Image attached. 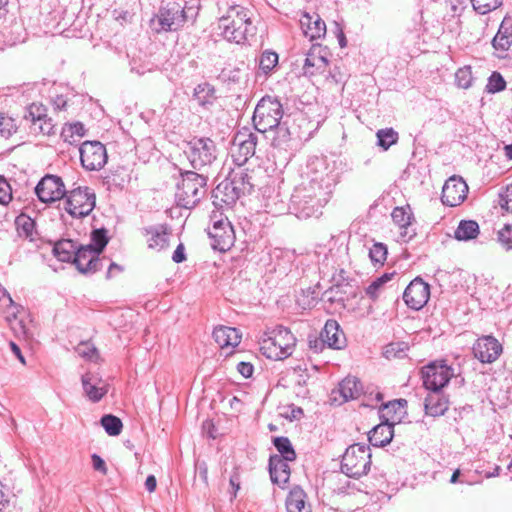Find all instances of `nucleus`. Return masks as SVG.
Returning a JSON list of instances; mask_svg holds the SVG:
<instances>
[{"instance_id":"1","label":"nucleus","mask_w":512,"mask_h":512,"mask_svg":"<svg viewBox=\"0 0 512 512\" xmlns=\"http://www.w3.org/2000/svg\"><path fill=\"white\" fill-rule=\"evenodd\" d=\"M333 178L325 172H315L307 181L295 188L290 199V209L299 219L318 217L328 202Z\"/></svg>"},{"instance_id":"2","label":"nucleus","mask_w":512,"mask_h":512,"mask_svg":"<svg viewBox=\"0 0 512 512\" xmlns=\"http://www.w3.org/2000/svg\"><path fill=\"white\" fill-rule=\"evenodd\" d=\"M217 29L224 39L236 44H243L248 36H254L256 32L249 11L239 6L231 8L227 16L219 19Z\"/></svg>"},{"instance_id":"3","label":"nucleus","mask_w":512,"mask_h":512,"mask_svg":"<svg viewBox=\"0 0 512 512\" xmlns=\"http://www.w3.org/2000/svg\"><path fill=\"white\" fill-rule=\"evenodd\" d=\"M181 181L177 183L175 200L183 208H193L207 193L208 177L202 172H180Z\"/></svg>"},{"instance_id":"4","label":"nucleus","mask_w":512,"mask_h":512,"mask_svg":"<svg viewBox=\"0 0 512 512\" xmlns=\"http://www.w3.org/2000/svg\"><path fill=\"white\" fill-rule=\"evenodd\" d=\"M196 15L192 8L187 10L178 3H168L161 6L158 13L150 20V27L156 33L163 31H176L184 25L188 18Z\"/></svg>"},{"instance_id":"5","label":"nucleus","mask_w":512,"mask_h":512,"mask_svg":"<svg viewBox=\"0 0 512 512\" xmlns=\"http://www.w3.org/2000/svg\"><path fill=\"white\" fill-rule=\"evenodd\" d=\"M295 344V336L287 328L279 326L262 340L260 350L269 359L283 360L293 353Z\"/></svg>"},{"instance_id":"6","label":"nucleus","mask_w":512,"mask_h":512,"mask_svg":"<svg viewBox=\"0 0 512 512\" xmlns=\"http://www.w3.org/2000/svg\"><path fill=\"white\" fill-rule=\"evenodd\" d=\"M371 467V453L365 444L350 445L342 456L341 471L348 477L360 478L366 475Z\"/></svg>"},{"instance_id":"7","label":"nucleus","mask_w":512,"mask_h":512,"mask_svg":"<svg viewBox=\"0 0 512 512\" xmlns=\"http://www.w3.org/2000/svg\"><path fill=\"white\" fill-rule=\"evenodd\" d=\"M217 149L214 141L207 137H194L187 142L184 153L195 170L205 172L216 160Z\"/></svg>"},{"instance_id":"8","label":"nucleus","mask_w":512,"mask_h":512,"mask_svg":"<svg viewBox=\"0 0 512 512\" xmlns=\"http://www.w3.org/2000/svg\"><path fill=\"white\" fill-rule=\"evenodd\" d=\"M282 117L283 107L280 101L271 96H265L255 107L253 124L258 132L266 133L279 125Z\"/></svg>"},{"instance_id":"9","label":"nucleus","mask_w":512,"mask_h":512,"mask_svg":"<svg viewBox=\"0 0 512 512\" xmlns=\"http://www.w3.org/2000/svg\"><path fill=\"white\" fill-rule=\"evenodd\" d=\"M65 210L74 218L88 216L94 209L96 196L89 187H78L66 191Z\"/></svg>"},{"instance_id":"10","label":"nucleus","mask_w":512,"mask_h":512,"mask_svg":"<svg viewBox=\"0 0 512 512\" xmlns=\"http://www.w3.org/2000/svg\"><path fill=\"white\" fill-rule=\"evenodd\" d=\"M424 387L429 391H442L455 376L454 369L444 360L434 361L424 366L421 370Z\"/></svg>"},{"instance_id":"11","label":"nucleus","mask_w":512,"mask_h":512,"mask_svg":"<svg viewBox=\"0 0 512 512\" xmlns=\"http://www.w3.org/2000/svg\"><path fill=\"white\" fill-rule=\"evenodd\" d=\"M81 165L87 171H98L107 162V151L99 141H85L79 148Z\"/></svg>"},{"instance_id":"12","label":"nucleus","mask_w":512,"mask_h":512,"mask_svg":"<svg viewBox=\"0 0 512 512\" xmlns=\"http://www.w3.org/2000/svg\"><path fill=\"white\" fill-rule=\"evenodd\" d=\"M257 135L248 130L239 131L233 139L231 157L237 166H243L255 154Z\"/></svg>"},{"instance_id":"13","label":"nucleus","mask_w":512,"mask_h":512,"mask_svg":"<svg viewBox=\"0 0 512 512\" xmlns=\"http://www.w3.org/2000/svg\"><path fill=\"white\" fill-rule=\"evenodd\" d=\"M35 193L41 202L52 203L62 199L66 189L61 177L47 174L36 185Z\"/></svg>"},{"instance_id":"14","label":"nucleus","mask_w":512,"mask_h":512,"mask_svg":"<svg viewBox=\"0 0 512 512\" xmlns=\"http://www.w3.org/2000/svg\"><path fill=\"white\" fill-rule=\"evenodd\" d=\"M104 260L92 245H86L77 247L72 262L82 274H92L102 269Z\"/></svg>"},{"instance_id":"15","label":"nucleus","mask_w":512,"mask_h":512,"mask_svg":"<svg viewBox=\"0 0 512 512\" xmlns=\"http://www.w3.org/2000/svg\"><path fill=\"white\" fill-rule=\"evenodd\" d=\"M208 235L213 240L212 248L221 252L229 250L235 239L233 227L228 219L215 221Z\"/></svg>"},{"instance_id":"16","label":"nucleus","mask_w":512,"mask_h":512,"mask_svg":"<svg viewBox=\"0 0 512 512\" xmlns=\"http://www.w3.org/2000/svg\"><path fill=\"white\" fill-rule=\"evenodd\" d=\"M430 297V286L420 277L413 279L403 293L405 304L413 309L420 310L428 302Z\"/></svg>"},{"instance_id":"17","label":"nucleus","mask_w":512,"mask_h":512,"mask_svg":"<svg viewBox=\"0 0 512 512\" xmlns=\"http://www.w3.org/2000/svg\"><path fill=\"white\" fill-rule=\"evenodd\" d=\"M468 186L459 176L450 177L442 188L441 200L444 205L455 207L460 205L467 197Z\"/></svg>"},{"instance_id":"18","label":"nucleus","mask_w":512,"mask_h":512,"mask_svg":"<svg viewBox=\"0 0 512 512\" xmlns=\"http://www.w3.org/2000/svg\"><path fill=\"white\" fill-rule=\"evenodd\" d=\"M473 354L482 363H493L501 355V343L493 336H482L473 345Z\"/></svg>"},{"instance_id":"19","label":"nucleus","mask_w":512,"mask_h":512,"mask_svg":"<svg viewBox=\"0 0 512 512\" xmlns=\"http://www.w3.org/2000/svg\"><path fill=\"white\" fill-rule=\"evenodd\" d=\"M82 387L86 397L96 403L108 392L106 384L101 377L92 372H87L81 377Z\"/></svg>"},{"instance_id":"20","label":"nucleus","mask_w":512,"mask_h":512,"mask_svg":"<svg viewBox=\"0 0 512 512\" xmlns=\"http://www.w3.org/2000/svg\"><path fill=\"white\" fill-rule=\"evenodd\" d=\"M293 461L294 460L282 459L278 456H270L268 468L270 479L273 484L278 485L282 489L286 487L291 474L289 462Z\"/></svg>"},{"instance_id":"21","label":"nucleus","mask_w":512,"mask_h":512,"mask_svg":"<svg viewBox=\"0 0 512 512\" xmlns=\"http://www.w3.org/2000/svg\"><path fill=\"white\" fill-rule=\"evenodd\" d=\"M335 254L330 251L321 265L320 271L327 276H330V281L335 287H342L349 285V276L347 271L341 267L340 264L335 266Z\"/></svg>"},{"instance_id":"22","label":"nucleus","mask_w":512,"mask_h":512,"mask_svg":"<svg viewBox=\"0 0 512 512\" xmlns=\"http://www.w3.org/2000/svg\"><path fill=\"white\" fill-rule=\"evenodd\" d=\"M363 392L362 383L355 376H347L338 385V388L332 391L333 401H338L336 394H339L341 400L339 404L349 400L357 399Z\"/></svg>"},{"instance_id":"23","label":"nucleus","mask_w":512,"mask_h":512,"mask_svg":"<svg viewBox=\"0 0 512 512\" xmlns=\"http://www.w3.org/2000/svg\"><path fill=\"white\" fill-rule=\"evenodd\" d=\"M320 336L329 348L340 350L346 346L345 334L334 319L326 321Z\"/></svg>"},{"instance_id":"24","label":"nucleus","mask_w":512,"mask_h":512,"mask_svg":"<svg viewBox=\"0 0 512 512\" xmlns=\"http://www.w3.org/2000/svg\"><path fill=\"white\" fill-rule=\"evenodd\" d=\"M300 24L304 35L310 40L320 39L326 34V24L316 13H304L300 19Z\"/></svg>"},{"instance_id":"25","label":"nucleus","mask_w":512,"mask_h":512,"mask_svg":"<svg viewBox=\"0 0 512 512\" xmlns=\"http://www.w3.org/2000/svg\"><path fill=\"white\" fill-rule=\"evenodd\" d=\"M406 406L407 400L405 399H395L382 404L380 408V418L394 426L406 415Z\"/></svg>"},{"instance_id":"26","label":"nucleus","mask_w":512,"mask_h":512,"mask_svg":"<svg viewBox=\"0 0 512 512\" xmlns=\"http://www.w3.org/2000/svg\"><path fill=\"white\" fill-rule=\"evenodd\" d=\"M143 234L148 237V247L160 251L168 246V229L164 225H154L143 228Z\"/></svg>"},{"instance_id":"27","label":"nucleus","mask_w":512,"mask_h":512,"mask_svg":"<svg viewBox=\"0 0 512 512\" xmlns=\"http://www.w3.org/2000/svg\"><path fill=\"white\" fill-rule=\"evenodd\" d=\"M448 407L449 401L441 391H430L424 401L425 413L432 417L444 415Z\"/></svg>"},{"instance_id":"28","label":"nucleus","mask_w":512,"mask_h":512,"mask_svg":"<svg viewBox=\"0 0 512 512\" xmlns=\"http://www.w3.org/2000/svg\"><path fill=\"white\" fill-rule=\"evenodd\" d=\"M266 138L270 141L274 148L287 151L291 148V133L286 123H280L275 128L267 131Z\"/></svg>"},{"instance_id":"29","label":"nucleus","mask_w":512,"mask_h":512,"mask_svg":"<svg viewBox=\"0 0 512 512\" xmlns=\"http://www.w3.org/2000/svg\"><path fill=\"white\" fill-rule=\"evenodd\" d=\"M381 423L376 425L369 433L368 440L372 446L384 447L389 444L394 436L393 425L381 419Z\"/></svg>"},{"instance_id":"30","label":"nucleus","mask_w":512,"mask_h":512,"mask_svg":"<svg viewBox=\"0 0 512 512\" xmlns=\"http://www.w3.org/2000/svg\"><path fill=\"white\" fill-rule=\"evenodd\" d=\"M213 338L220 348H234L241 342V334L236 328L228 326L216 327Z\"/></svg>"},{"instance_id":"31","label":"nucleus","mask_w":512,"mask_h":512,"mask_svg":"<svg viewBox=\"0 0 512 512\" xmlns=\"http://www.w3.org/2000/svg\"><path fill=\"white\" fill-rule=\"evenodd\" d=\"M228 177L232 181L230 184L235 185L236 190L240 192L241 196L250 194L253 191V177L248 170L242 166H237L236 169H233Z\"/></svg>"},{"instance_id":"32","label":"nucleus","mask_w":512,"mask_h":512,"mask_svg":"<svg viewBox=\"0 0 512 512\" xmlns=\"http://www.w3.org/2000/svg\"><path fill=\"white\" fill-rule=\"evenodd\" d=\"M495 50L505 52L512 44V18L505 17L492 41Z\"/></svg>"},{"instance_id":"33","label":"nucleus","mask_w":512,"mask_h":512,"mask_svg":"<svg viewBox=\"0 0 512 512\" xmlns=\"http://www.w3.org/2000/svg\"><path fill=\"white\" fill-rule=\"evenodd\" d=\"M232 181L228 177L226 180L219 183L216 189L213 191L215 199H219L226 205H231L241 197L240 192L236 190L235 185H231Z\"/></svg>"},{"instance_id":"34","label":"nucleus","mask_w":512,"mask_h":512,"mask_svg":"<svg viewBox=\"0 0 512 512\" xmlns=\"http://www.w3.org/2000/svg\"><path fill=\"white\" fill-rule=\"evenodd\" d=\"M306 494L302 488L295 486L286 498L287 512H311L310 507L305 503Z\"/></svg>"},{"instance_id":"35","label":"nucleus","mask_w":512,"mask_h":512,"mask_svg":"<svg viewBox=\"0 0 512 512\" xmlns=\"http://www.w3.org/2000/svg\"><path fill=\"white\" fill-rule=\"evenodd\" d=\"M216 98L214 87L207 82L200 83L194 88L193 100L203 108L213 105Z\"/></svg>"},{"instance_id":"36","label":"nucleus","mask_w":512,"mask_h":512,"mask_svg":"<svg viewBox=\"0 0 512 512\" xmlns=\"http://www.w3.org/2000/svg\"><path fill=\"white\" fill-rule=\"evenodd\" d=\"M15 225L20 237H23L30 242L37 240L38 233L35 230V222L30 216L20 214L16 217Z\"/></svg>"},{"instance_id":"37","label":"nucleus","mask_w":512,"mask_h":512,"mask_svg":"<svg viewBox=\"0 0 512 512\" xmlns=\"http://www.w3.org/2000/svg\"><path fill=\"white\" fill-rule=\"evenodd\" d=\"M77 244L70 239H62L53 247L54 256L62 262H70L75 255Z\"/></svg>"},{"instance_id":"38","label":"nucleus","mask_w":512,"mask_h":512,"mask_svg":"<svg viewBox=\"0 0 512 512\" xmlns=\"http://www.w3.org/2000/svg\"><path fill=\"white\" fill-rule=\"evenodd\" d=\"M479 232V225L476 221L461 220L454 232V237L459 241H469L475 239Z\"/></svg>"},{"instance_id":"39","label":"nucleus","mask_w":512,"mask_h":512,"mask_svg":"<svg viewBox=\"0 0 512 512\" xmlns=\"http://www.w3.org/2000/svg\"><path fill=\"white\" fill-rule=\"evenodd\" d=\"M273 445L278 451V454H274L273 456H278L286 460H296V452L288 437L278 436L273 438Z\"/></svg>"},{"instance_id":"40","label":"nucleus","mask_w":512,"mask_h":512,"mask_svg":"<svg viewBox=\"0 0 512 512\" xmlns=\"http://www.w3.org/2000/svg\"><path fill=\"white\" fill-rule=\"evenodd\" d=\"M84 125L80 122H75L72 124H66L61 131V138L64 142L69 144H73L77 141L78 138H81L85 135Z\"/></svg>"},{"instance_id":"41","label":"nucleus","mask_w":512,"mask_h":512,"mask_svg":"<svg viewBox=\"0 0 512 512\" xmlns=\"http://www.w3.org/2000/svg\"><path fill=\"white\" fill-rule=\"evenodd\" d=\"M329 51L326 47L319 44H314L309 49L304 64H316L320 62L322 64H328L329 62Z\"/></svg>"},{"instance_id":"42","label":"nucleus","mask_w":512,"mask_h":512,"mask_svg":"<svg viewBox=\"0 0 512 512\" xmlns=\"http://www.w3.org/2000/svg\"><path fill=\"white\" fill-rule=\"evenodd\" d=\"M376 137L377 145L386 151L398 142L399 134L393 128H384L377 131Z\"/></svg>"},{"instance_id":"43","label":"nucleus","mask_w":512,"mask_h":512,"mask_svg":"<svg viewBox=\"0 0 512 512\" xmlns=\"http://www.w3.org/2000/svg\"><path fill=\"white\" fill-rule=\"evenodd\" d=\"M0 512H20L16 506L15 496L0 482Z\"/></svg>"},{"instance_id":"44","label":"nucleus","mask_w":512,"mask_h":512,"mask_svg":"<svg viewBox=\"0 0 512 512\" xmlns=\"http://www.w3.org/2000/svg\"><path fill=\"white\" fill-rule=\"evenodd\" d=\"M100 423L102 427L105 429L106 433L110 436H117L122 431V421L120 420V418L112 414L102 416Z\"/></svg>"},{"instance_id":"45","label":"nucleus","mask_w":512,"mask_h":512,"mask_svg":"<svg viewBox=\"0 0 512 512\" xmlns=\"http://www.w3.org/2000/svg\"><path fill=\"white\" fill-rule=\"evenodd\" d=\"M217 78L222 83L236 84L240 82L242 78V72L237 66H225L218 73Z\"/></svg>"},{"instance_id":"46","label":"nucleus","mask_w":512,"mask_h":512,"mask_svg":"<svg viewBox=\"0 0 512 512\" xmlns=\"http://www.w3.org/2000/svg\"><path fill=\"white\" fill-rule=\"evenodd\" d=\"M47 109L44 105L32 103L24 114V119L31 122V126H35L36 122L43 120L47 115Z\"/></svg>"},{"instance_id":"47","label":"nucleus","mask_w":512,"mask_h":512,"mask_svg":"<svg viewBox=\"0 0 512 512\" xmlns=\"http://www.w3.org/2000/svg\"><path fill=\"white\" fill-rule=\"evenodd\" d=\"M388 254L387 246L381 242H375L369 249V258L374 265H383Z\"/></svg>"},{"instance_id":"48","label":"nucleus","mask_w":512,"mask_h":512,"mask_svg":"<svg viewBox=\"0 0 512 512\" xmlns=\"http://www.w3.org/2000/svg\"><path fill=\"white\" fill-rule=\"evenodd\" d=\"M455 83L459 88L468 89L472 86L471 66H462L455 73Z\"/></svg>"},{"instance_id":"49","label":"nucleus","mask_w":512,"mask_h":512,"mask_svg":"<svg viewBox=\"0 0 512 512\" xmlns=\"http://www.w3.org/2000/svg\"><path fill=\"white\" fill-rule=\"evenodd\" d=\"M391 216L394 223H396L399 226V228H402L408 224H412V222L414 221L413 215L409 207L408 209H405L403 207H396L392 211Z\"/></svg>"},{"instance_id":"50","label":"nucleus","mask_w":512,"mask_h":512,"mask_svg":"<svg viewBox=\"0 0 512 512\" xmlns=\"http://www.w3.org/2000/svg\"><path fill=\"white\" fill-rule=\"evenodd\" d=\"M91 242L90 245L93 246V250H97V253L100 255L108 243L106 229L100 228L93 230L91 233Z\"/></svg>"},{"instance_id":"51","label":"nucleus","mask_w":512,"mask_h":512,"mask_svg":"<svg viewBox=\"0 0 512 512\" xmlns=\"http://www.w3.org/2000/svg\"><path fill=\"white\" fill-rule=\"evenodd\" d=\"M471 3L475 11L484 15L498 8L502 0H471Z\"/></svg>"},{"instance_id":"52","label":"nucleus","mask_w":512,"mask_h":512,"mask_svg":"<svg viewBox=\"0 0 512 512\" xmlns=\"http://www.w3.org/2000/svg\"><path fill=\"white\" fill-rule=\"evenodd\" d=\"M506 87V82L502 75L498 72H493L488 79L486 90L489 93H497L503 91Z\"/></svg>"},{"instance_id":"53","label":"nucleus","mask_w":512,"mask_h":512,"mask_svg":"<svg viewBox=\"0 0 512 512\" xmlns=\"http://www.w3.org/2000/svg\"><path fill=\"white\" fill-rule=\"evenodd\" d=\"M31 130L35 133H41L43 135H52L55 133V125L51 118L47 115L43 118V120L36 122L35 126L30 127Z\"/></svg>"},{"instance_id":"54","label":"nucleus","mask_w":512,"mask_h":512,"mask_svg":"<svg viewBox=\"0 0 512 512\" xmlns=\"http://www.w3.org/2000/svg\"><path fill=\"white\" fill-rule=\"evenodd\" d=\"M498 240L507 250L512 249V224H505L498 231Z\"/></svg>"},{"instance_id":"55","label":"nucleus","mask_w":512,"mask_h":512,"mask_svg":"<svg viewBox=\"0 0 512 512\" xmlns=\"http://www.w3.org/2000/svg\"><path fill=\"white\" fill-rule=\"evenodd\" d=\"M12 200V189L4 176L0 175V204L7 205Z\"/></svg>"},{"instance_id":"56","label":"nucleus","mask_w":512,"mask_h":512,"mask_svg":"<svg viewBox=\"0 0 512 512\" xmlns=\"http://www.w3.org/2000/svg\"><path fill=\"white\" fill-rule=\"evenodd\" d=\"M14 131L13 120L0 113V136L8 138Z\"/></svg>"},{"instance_id":"57","label":"nucleus","mask_w":512,"mask_h":512,"mask_svg":"<svg viewBox=\"0 0 512 512\" xmlns=\"http://www.w3.org/2000/svg\"><path fill=\"white\" fill-rule=\"evenodd\" d=\"M77 352L80 356L89 360H93V358L97 356L96 348L89 343H80L77 347Z\"/></svg>"},{"instance_id":"58","label":"nucleus","mask_w":512,"mask_h":512,"mask_svg":"<svg viewBox=\"0 0 512 512\" xmlns=\"http://www.w3.org/2000/svg\"><path fill=\"white\" fill-rule=\"evenodd\" d=\"M500 206L506 211L512 212V184L508 185L500 194Z\"/></svg>"},{"instance_id":"59","label":"nucleus","mask_w":512,"mask_h":512,"mask_svg":"<svg viewBox=\"0 0 512 512\" xmlns=\"http://www.w3.org/2000/svg\"><path fill=\"white\" fill-rule=\"evenodd\" d=\"M407 348V345L403 342L391 343L387 346L386 354H393V356L401 358L405 355V351L407 350Z\"/></svg>"},{"instance_id":"60","label":"nucleus","mask_w":512,"mask_h":512,"mask_svg":"<svg viewBox=\"0 0 512 512\" xmlns=\"http://www.w3.org/2000/svg\"><path fill=\"white\" fill-rule=\"evenodd\" d=\"M279 56L275 51L272 50H265L262 52L260 56L259 64H279L278 63Z\"/></svg>"},{"instance_id":"61","label":"nucleus","mask_w":512,"mask_h":512,"mask_svg":"<svg viewBox=\"0 0 512 512\" xmlns=\"http://www.w3.org/2000/svg\"><path fill=\"white\" fill-rule=\"evenodd\" d=\"M383 287L381 280L375 279L367 288L366 294L372 299L376 300L379 295L380 289Z\"/></svg>"},{"instance_id":"62","label":"nucleus","mask_w":512,"mask_h":512,"mask_svg":"<svg viewBox=\"0 0 512 512\" xmlns=\"http://www.w3.org/2000/svg\"><path fill=\"white\" fill-rule=\"evenodd\" d=\"M416 236V229L412 226V224H408L402 228H400V239L403 242H409Z\"/></svg>"},{"instance_id":"63","label":"nucleus","mask_w":512,"mask_h":512,"mask_svg":"<svg viewBox=\"0 0 512 512\" xmlns=\"http://www.w3.org/2000/svg\"><path fill=\"white\" fill-rule=\"evenodd\" d=\"M229 483H230V486H231V489H232V492H231V499L235 498L237 496V492L239 491L240 489V484H241V479H240V474L239 472L236 470L232 473V475L230 476V479H229Z\"/></svg>"},{"instance_id":"64","label":"nucleus","mask_w":512,"mask_h":512,"mask_svg":"<svg viewBox=\"0 0 512 512\" xmlns=\"http://www.w3.org/2000/svg\"><path fill=\"white\" fill-rule=\"evenodd\" d=\"M91 460H92L93 468L96 471L101 472L103 475H105L107 473V466L105 464V461L99 455L93 454L91 456Z\"/></svg>"}]
</instances>
